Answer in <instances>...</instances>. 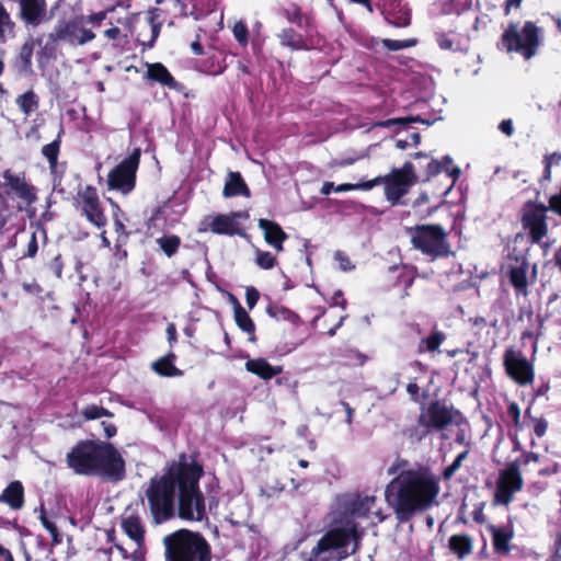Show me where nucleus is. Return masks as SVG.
<instances>
[{
    "label": "nucleus",
    "mask_w": 561,
    "mask_h": 561,
    "mask_svg": "<svg viewBox=\"0 0 561 561\" xmlns=\"http://www.w3.org/2000/svg\"><path fill=\"white\" fill-rule=\"evenodd\" d=\"M0 561H14L9 549L0 545Z\"/></svg>",
    "instance_id": "nucleus-60"
},
{
    "label": "nucleus",
    "mask_w": 561,
    "mask_h": 561,
    "mask_svg": "<svg viewBox=\"0 0 561 561\" xmlns=\"http://www.w3.org/2000/svg\"><path fill=\"white\" fill-rule=\"evenodd\" d=\"M161 251L169 257L174 255L180 248L181 239L175 234H163L156 240Z\"/></svg>",
    "instance_id": "nucleus-31"
},
{
    "label": "nucleus",
    "mask_w": 561,
    "mask_h": 561,
    "mask_svg": "<svg viewBox=\"0 0 561 561\" xmlns=\"http://www.w3.org/2000/svg\"><path fill=\"white\" fill-rule=\"evenodd\" d=\"M461 467V462L457 459L444 470V478L450 479L454 473Z\"/></svg>",
    "instance_id": "nucleus-54"
},
{
    "label": "nucleus",
    "mask_w": 561,
    "mask_h": 561,
    "mask_svg": "<svg viewBox=\"0 0 561 561\" xmlns=\"http://www.w3.org/2000/svg\"><path fill=\"white\" fill-rule=\"evenodd\" d=\"M500 130L506 136L511 137L514 133L512 119H504L499 125Z\"/></svg>",
    "instance_id": "nucleus-51"
},
{
    "label": "nucleus",
    "mask_w": 561,
    "mask_h": 561,
    "mask_svg": "<svg viewBox=\"0 0 561 561\" xmlns=\"http://www.w3.org/2000/svg\"><path fill=\"white\" fill-rule=\"evenodd\" d=\"M255 253V263L259 267L263 270H271L276 264V256L267 251H262L260 249L254 250Z\"/></svg>",
    "instance_id": "nucleus-35"
},
{
    "label": "nucleus",
    "mask_w": 561,
    "mask_h": 561,
    "mask_svg": "<svg viewBox=\"0 0 561 561\" xmlns=\"http://www.w3.org/2000/svg\"><path fill=\"white\" fill-rule=\"evenodd\" d=\"M225 197L250 196V191L239 172H229L222 191Z\"/></svg>",
    "instance_id": "nucleus-21"
},
{
    "label": "nucleus",
    "mask_w": 561,
    "mask_h": 561,
    "mask_svg": "<svg viewBox=\"0 0 561 561\" xmlns=\"http://www.w3.org/2000/svg\"><path fill=\"white\" fill-rule=\"evenodd\" d=\"M234 319L242 331L248 333H252L254 331V324L251 318L237 300H234Z\"/></svg>",
    "instance_id": "nucleus-33"
},
{
    "label": "nucleus",
    "mask_w": 561,
    "mask_h": 561,
    "mask_svg": "<svg viewBox=\"0 0 561 561\" xmlns=\"http://www.w3.org/2000/svg\"><path fill=\"white\" fill-rule=\"evenodd\" d=\"M547 422L543 420V419H536L535 420V425H534V431L536 433V435L538 437H541L546 434V431H547Z\"/></svg>",
    "instance_id": "nucleus-50"
},
{
    "label": "nucleus",
    "mask_w": 561,
    "mask_h": 561,
    "mask_svg": "<svg viewBox=\"0 0 561 561\" xmlns=\"http://www.w3.org/2000/svg\"><path fill=\"white\" fill-rule=\"evenodd\" d=\"M39 519L42 522V525L49 531V534L53 538V541L59 542L60 539H59L58 529H57L56 525L46 516L44 511H42Z\"/></svg>",
    "instance_id": "nucleus-46"
},
{
    "label": "nucleus",
    "mask_w": 561,
    "mask_h": 561,
    "mask_svg": "<svg viewBox=\"0 0 561 561\" xmlns=\"http://www.w3.org/2000/svg\"><path fill=\"white\" fill-rule=\"evenodd\" d=\"M68 466L78 474L100 476L112 481L125 476V461L111 444L84 440L67 455Z\"/></svg>",
    "instance_id": "nucleus-2"
},
{
    "label": "nucleus",
    "mask_w": 561,
    "mask_h": 561,
    "mask_svg": "<svg viewBox=\"0 0 561 561\" xmlns=\"http://www.w3.org/2000/svg\"><path fill=\"white\" fill-rule=\"evenodd\" d=\"M451 162H453V160H451V158L449 156L444 157L443 160L440 161L443 171H445L447 173V175L453 179V183L447 188L446 193H448L450 191V188L453 187L455 181L460 175V169L458 167H453Z\"/></svg>",
    "instance_id": "nucleus-39"
},
{
    "label": "nucleus",
    "mask_w": 561,
    "mask_h": 561,
    "mask_svg": "<svg viewBox=\"0 0 561 561\" xmlns=\"http://www.w3.org/2000/svg\"><path fill=\"white\" fill-rule=\"evenodd\" d=\"M407 391L414 400H416L419 394V386L415 382H410L407 386Z\"/></svg>",
    "instance_id": "nucleus-61"
},
{
    "label": "nucleus",
    "mask_w": 561,
    "mask_h": 561,
    "mask_svg": "<svg viewBox=\"0 0 561 561\" xmlns=\"http://www.w3.org/2000/svg\"><path fill=\"white\" fill-rule=\"evenodd\" d=\"M13 37V24L8 12L0 5V43Z\"/></svg>",
    "instance_id": "nucleus-34"
},
{
    "label": "nucleus",
    "mask_w": 561,
    "mask_h": 561,
    "mask_svg": "<svg viewBox=\"0 0 561 561\" xmlns=\"http://www.w3.org/2000/svg\"><path fill=\"white\" fill-rule=\"evenodd\" d=\"M105 19V12H99L94 15H90L87 18V21L90 23H99Z\"/></svg>",
    "instance_id": "nucleus-62"
},
{
    "label": "nucleus",
    "mask_w": 561,
    "mask_h": 561,
    "mask_svg": "<svg viewBox=\"0 0 561 561\" xmlns=\"http://www.w3.org/2000/svg\"><path fill=\"white\" fill-rule=\"evenodd\" d=\"M541 43V32L533 22L508 24L502 35V45L508 53H517L525 59L537 54Z\"/></svg>",
    "instance_id": "nucleus-7"
},
{
    "label": "nucleus",
    "mask_w": 561,
    "mask_h": 561,
    "mask_svg": "<svg viewBox=\"0 0 561 561\" xmlns=\"http://www.w3.org/2000/svg\"><path fill=\"white\" fill-rule=\"evenodd\" d=\"M357 547L355 529H334L327 533L312 549L308 561H341Z\"/></svg>",
    "instance_id": "nucleus-6"
},
{
    "label": "nucleus",
    "mask_w": 561,
    "mask_h": 561,
    "mask_svg": "<svg viewBox=\"0 0 561 561\" xmlns=\"http://www.w3.org/2000/svg\"><path fill=\"white\" fill-rule=\"evenodd\" d=\"M333 259L337 264V268L342 272H348L354 268V264L351 262L348 256L341 251H336Z\"/></svg>",
    "instance_id": "nucleus-44"
},
{
    "label": "nucleus",
    "mask_w": 561,
    "mask_h": 561,
    "mask_svg": "<svg viewBox=\"0 0 561 561\" xmlns=\"http://www.w3.org/2000/svg\"><path fill=\"white\" fill-rule=\"evenodd\" d=\"M334 188L335 185L332 182H325L321 187V193L323 195H329L332 191H334Z\"/></svg>",
    "instance_id": "nucleus-64"
},
{
    "label": "nucleus",
    "mask_w": 561,
    "mask_h": 561,
    "mask_svg": "<svg viewBox=\"0 0 561 561\" xmlns=\"http://www.w3.org/2000/svg\"><path fill=\"white\" fill-rule=\"evenodd\" d=\"M491 531L494 549L500 553H507L510 551L512 533L506 528L497 527H492Z\"/></svg>",
    "instance_id": "nucleus-28"
},
{
    "label": "nucleus",
    "mask_w": 561,
    "mask_h": 561,
    "mask_svg": "<svg viewBox=\"0 0 561 561\" xmlns=\"http://www.w3.org/2000/svg\"><path fill=\"white\" fill-rule=\"evenodd\" d=\"M504 365L507 375L519 385L534 380L533 365L519 352L507 350L504 354Z\"/></svg>",
    "instance_id": "nucleus-14"
},
{
    "label": "nucleus",
    "mask_w": 561,
    "mask_h": 561,
    "mask_svg": "<svg viewBox=\"0 0 561 561\" xmlns=\"http://www.w3.org/2000/svg\"><path fill=\"white\" fill-rule=\"evenodd\" d=\"M374 503L375 496H365L355 504L353 513L358 516L365 515L370 512Z\"/></svg>",
    "instance_id": "nucleus-42"
},
{
    "label": "nucleus",
    "mask_w": 561,
    "mask_h": 561,
    "mask_svg": "<svg viewBox=\"0 0 561 561\" xmlns=\"http://www.w3.org/2000/svg\"><path fill=\"white\" fill-rule=\"evenodd\" d=\"M523 483L518 462L514 461L500 472L495 492L496 502L507 505L512 501L513 495L523 488Z\"/></svg>",
    "instance_id": "nucleus-12"
},
{
    "label": "nucleus",
    "mask_w": 561,
    "mask_h": 561,
    "mask_svg": "<svg viewBox=\"0 0 561 561\" xmlns=\"http://www.w3.org/2000/svg\"><path fill=\"white\" fill-rule=\"evenodd\" d=\"M102 426H103L104 435L107 438H111L116 434V427L112 423L102 422Z\"/></svg>",
    "instance_id": "nucleus-56"
},
{
    "label": "nucleus",
    "mask_w": 561,
    "mask_h": 561,
    "mask_svg": "<svg viewBox=\"0 0 561 561\" xmlns=\"http://www.w3.org/2000/svg\"><path fill=\"white\" fill-rule=\"evenodd\" d=\"M382 44L390 50H400L409 47H413L416 45V39H404V41H394V39H383Z\"/></svg>",
    "instance_id": "nucleus-41"
},
{
    "label": "nucleus",
    "mask_w": 561,
    "mask_h": 561,
    "mask_svg": "<svg viewBox=\"0 0 561 561\" xmlns=\"http://www.w3.org/2000/svg\"><path fill=\"white\" fill-rule=\"evenodd\" d=\"M428 174L434 175L443 171L440 161H432L428 163Z\"/></svg>",
    "instance_id": "nucleus-57"
},
{
    "label": "nucleus",
    "mask_w": 561,
    "mask_h": 561,
    "mask_svg": "<svg viewBox=\"0 0 561 561\" xmlns=\"http://www.w3.org/2000/svg\"><path fill=\"white\" fill-rule=\"evenodd\" d=\"M527 272H528V263L522 261L516 266H513L510 270V280L516 291L522 295L527 294Z\"/></svg>",
    "instance_id": "nucleus-23"
},
{
    "label": "nucleus",
    "mask_w": 561,
    "mask_h": 561,
    "mask_svg": "<svg viewBox=\"0 0 561 561\" xmlns=\"http://www.w3.org/2000/svg\"><path fill=\"white\" fill-rule=\"evenodd\" d=\"M259 227L263 231L266 243L277 252L283 251V242L287 239V234L282 227L275 221L263 218L259 219Z\"/></svg>",
    "instance_id": "nucleus-17"
},
{
    "label": "nucleus",
    "mask_w": 561,
    "mask_h": 561,
    "mask_svg": "<svg viewBox=\"0 0 561 561\" xmlns=\"http://www.w3.org/2000/svg\"><path fill=\"white\" fill-rule=\"evenodd\" d=\"M49 37L54 42L64 39L68 41L70 44L83 45L92 41L95 35L91 30L84 27L82 20H76L67 24H59Z\"/></svg>",
    "instance_id": "nucleus-15"
},
{
    "label": "nucleus",
    "mask_w": 561,
    "mask_h": 561,
    "mask_svg": "<svg viewBox=\"0 0 561 561\" xmlns=\"http://www.w3.org/2000/svg\"><path fill=\"white\" fill-rule=\"evenodd\" d=\"M115 208H116V210L114 211V226H115V230L117 232H119V233L125 234L126 233L125 226H124V224L119 219L121 209L117 207V205H115Z\"/></svg>",
    "instance_id": "nucleus-53"
},
{
    "label": "nucleus",
    "mask_w": 561,
    "mask_h": 561,
    "mask_svg": "<svg viewBox=\"0 0 561 561\" xmlns=\"http://www.w3.org/2000/svg\"><path fill=\"white\" fill-rule=\"evenodd\" d=\"M550 209L543 205L528 203L523 209L522 222L529 232L534 242H540L547 236V211Z\"/></svg>",
    "instance_id": "nucleus-11"
},
{
    "label": "nucleus",
    "mask_w": 561,
    "mask_h": 561,
    "mask_svg": "<svg viewBox=\"0 0 561 561\" xmlns=\"http://www.w3.org/2000/svg\"><path fill=\"white\" fill-rule=\"evenodd\" d=\"M415 121H416L415 118H393V119L380 122L377 125L382 126V127H388V126H391L394 124H405L408 122H415Z\"/></svg>",
    "instance_id": "nucleus-55"
},
{
    "label": "nucleus",
    "mask_w": 561,
    "mask_h": 561,
    "mask_svg": "<svg viewBox=\"0 0 561 561\" xmlns=\"http://www.w3.org/2000/svg\"><path fill=\"white\" fill-rule=\"evenodd\" d=\"M0 502L7 503L13 510H20L24 503V489L21 482H11L0 495Z\"/></svg>",
    "instance_id": "nucleus-20"
},
{
    "label": "nucleus",
    "mask_w": 561,
    "mask_h": 561,
    "mask_svg": "<svg viewBox=\"0 0 561 561\" xmlns=\"http://www.w3.org/2000/svg\"><path fill=\"white\" fill-rule=\"evenodd\" d=\"M278 38L283 46L289 47L291 49L299 50L307 48L301 36L293 30H284L278 34Z\"/></svg>",
    "instance_id": "nucleus-32"
},
{
    "label": "nucleus",
    "mask_w": 561,
    "mask_h": 561,
    "mask_svg": "<svg viewBox=\"0 0 561 561\" xmlns=\"http://www.w3.org/2000/svg\"><path fill=\"white\" fill-rule=\"evenodd\" d=\"M111 559L110 561H129L124 556V550L121 547H115L114 549H111Z\"/></svg>",
    "instance_id": "nucleus-52"
},
{
    "label": "nucleus",
    "mask_w": 561,
    "mask_h": 561,
    "mask_svg": "<svg viewBox=\"0 0 561 561\" xmlns=\"http://www.w3.org/2000/svg\"><path fill=\"white\" fill-rule=\"evenodd\" d=\"M202 468L195 463H187L182 476V483L178 494V516L187 522H202L206 518V506L203 493L198 486Z\"/></svg>",
    "instance_id": "nucleus-4"
},
{
    "label": "nucleus",
    "mask_w": 561,
    "mask_h": 561,
    "mask_svg": "<svg viewBox=\"0 0 561 561\" xmlns=\"http://www.w3.org/2000/svg\"><path fill=\"white\" fill-rule=\"evenodd\" d=\"M240 216V213L215 216L208 222V229L218 234H237L240 230L237 218Z\"/></svg>",
    "instance_id": "nucleus-19"
},
{
    "label": "nucleus",
    "mask_w": 561,
    "mask_h": 561,
    "mask_svg": "<svg viewBox=\"0 0 561 561\" xmlns=\"http://www.w3.org/2000/svg\"><path fill=\"white\" fill-rule=\"evenodd\" d=\"M82 415L84 416V419L87 421H90V420L101 419L104 416L111 417L113 414L108 410H106L102 407L92 404L82 410Z\"/></svg>",
    "instance_id": "nucleus-37"
},
{
    "label": "nucleus",
    "mask_w": 561,
    "mask_h": 561,
    "mask_svg": "<svg viewBox=\"0 0 561 561\" xmlns=\"http://www.w3.org/2000/svg\"><path fill=\"white\" fill-rule=\"evenodd\" d=\"M15 102L25 116H30L38 108V98L33 91L19 95Z\"/></svg>",
    "instance_id": "nucleus-30"
},
{
    "label": "nucleus",
    "mask_w": 561,
    "mask_h": 561,
    "mask_svg": "<svg viewBox=\"0 0 561 561\" xmlns=\"http://www.w3.org/2000/svg\"><path fill=\"white\" fill-rule=\"evenodd\" d=\"M232 32L240 45L245 46L248 44V27L242 21L234 23Z\"/></svg>",
    "instance_id": "nucleus-43"
},
{
    "label": "nucleus",
    "mask_w": 561,
    "mask_h": 561,
    "mask_svg": "<svg viewBox=\"0 0 561 561\" xmlns=\"http://www.w3.org/2000/svg\"><path fill=\"white\" fill-rule=\"evenodd\" d=\"M145 77L170 88L175 87L173 77L160 62L147 64V72Z\"/></svg>",
    "instance_id": "nucleus-24"
},
{
    "label": "nucleus",
    "mask_w": 561,
    "mask_h": 561,
    "mask_svg": "<svg viewBox=\"0 0 561 561\" xmlns=\"http://www.w3.org/2000/svg\"><path fill=\"white\" fill-rule=\"evenodd\" d=\"M43 154L48 159L51 165H54L57 161L58 156V144L53 141L43 148Z\"/></svg>",
    "instance_id": "nucleus-47"
},
{
    "label": "nucleus",
    "mask_w": 561,
    "mask_h": 561,
    "mask_svg": "<svg viewBox=\"0 0 561 561\" xmlns=\"http://www.w3.org/2000/svg\"><path fill=\"white\" fill-rule=\"evenodd\" d=\"M245 369L263 379H271L282 373L280 367L270 365L264 358L248 360Z\"/></svg>",
    "instance_id": "nucleus-22"
},
{
    "label": "nucleus",
    "mask_w": 561,
    "mask_h": 561,
    "mask_svg": "<svg viewBox=\"0 0 561 561\" xmlns=\"http://www.w3.org/2000/svg\"><path fill=\"white\" fill-rule=\"evenodd\" d=\"M174 354L163 356L151 364V368L158 375L163 377H180L183 375L182 370L174 366Z\"/></svg>",
    "instance_id": "nucleus-25"
},
{
    "label": "nucleus",
    "mask_w": 561,
    "mask_h": 561,
    "mask_svg": "<svg viewBox=\"0 0 561 561\" xmlns=\"http://www.w3.org/2000/svg\"><path fill=\"white\" fill-rule=\"evenodd\" d=\"M80 198L81 208L88 220L99 228L104 227L106 225V217L100 207L96 191L94 188L87 187L80 194Z\"/></svg>",
    "instance_id": "nucleus-16"
},
{
    "label": "nucleus",
    "mask_w": 561,
    "mask_h": 561,
    "mask_svg": "<svg viewBox=\"0 0 561 561\" xmlns=\"http://www.w3.org/2000/svg\"><path fill=\"white\" fill-rule=\"evenodd\" d=\"M449 548L460 559L467 557L472 551V540L467 535H454L449 538Z\"/></svg>",
    "instance_id": "nucleus-27"
},
{
    "label": "nucleus",
    "mask_w": 561,
    "mask_h": 561,
    "mask_svg": "<svg viewBox=\"0 0 561 561\" xmlns=\"http://www.w3.org/2000/svg\"><path fill=\"white\" fill-rule=\"evenodd\" d=\"M3 179L10 190L22 198L26 204H32L36 199L35 191L30 186L23 176L15 175L10 171L3 173Z\"/></svg>",
    "instance_id": "nucleus-18"
},
{
    "label": "nucleus",
    "mask_w": 561,
    "mask_h": 561,
    "mask_svg": "<svg viewBox=\"0 0 561 561\" xmlns=\"http://www.w3.org/2000/svg\"><path fill=\"white\" fill-rule=\"evenodd\" d=\"M414 248L431 256H440L449 252L446 232L438 225H422L410 230Z\"/></svg>",
    "instance_id": "nucleus-9"
},
{
    "label": "nucleus",
    "mask_w": 561,
    "mask_h": 561,
    "mask_svg": "<svg viewBox=\"0 0 561 561\" xmlns=\"http://www.w3.org/2000/svg\"><path fill=\"white\" fill-rule=\"evenodd\" d=\"M122 528L125 534L137 545L144 540V528L140 519L136 516H127L122 519Z\"/></svg>",
    "instance_id": "nucleus-26"
},
{
    "label": "nucleus",
    "mask_w": 561,
    "mask_h": 561,
    "mask_svg": "<svg viewBox=\"0 0 561 561\" xmlns=\"http://www.w3.org/2000/svg\"><path fill=\"white\" fill-rule=\"evenodd\" d=\"M371 181H377L376 186L382 184L386 199L396 205L415 184L416 175L413 164L405 162L402 168L392 169L388 174Z\"/></svg>",
    "instance_id": "nucleus-8"
},
{
    "label": "nucleus",
    "mask_w": 561,
    "mask_h": 561,
    "mask_svg": "<svg viewBox=\"0 0 561 561\" xmlns=\"http://www.w3.org/2000/svg\"><path fill=\"white\" fill-rule=\"evenodd\" d=\"M454 421V412L439 402H434L421 410L419 425L427 432L442 430Z\"/></svg>",
    "instance_id": "nucleus-13"
},
{
    "label": "nucleus",
    "mask_w": 561,
    "mask_h": 561,
    "mask_svg": "<svg viewBox=\"0 0 561 561\" xmlns=\"http://www.w3.org/2000/svg\"><path fill=\"white\" fill-rule=\"evenodd\" d=\"M444 339H445L444 334L436 332V333L430 335L428 337H426L425 340H423L422 343L425 344L427 351L433 352V351L438 350V347L443 343Z\"/></svg>",
    "instance_id": "nucleus-45"
},
{
    "label": "nucleus",
    "mask_w": 561,
    "mask_h": 561,
    "mask_svg": "<svg viewBox=\"0 0 561 561\" xmlns=\"http://www.w3.org/2000/svg\"><path fill=\"white\" fill-rule=\"evenodd\" d=\"M167 334H168V340L170 342H173L175 341V335H176V329H175V325L173 323H170L167 328Z\"/></svg>",
    "instance_id": "nucleus-63"
},
{
    "label": "nucleus",
    "mask_w": 561,
    "mask_h": 561,
    "mask_svg": "<svg viewBox=\"0 0 561 561\" xmlns=\"http://www.w3.org/2000/svg\"><path fill=\"white\" fill-rule=\"evenodd\" d=\"M545 178H551V168L561 163V152L556 151L545 156Z\"/></svg>",
    "instance_id": "nucleus-40"
},
{
    "label": "nucleus",
    "mask_w": 561,
    "mask_h": 561,
    "mask_svg": "<svg viewBox=\"0 0 561 561\" xmlns=\"http://www.w3.org/2000/svg\"><path fill=\"white\" fill-rule=\"evenodd\" d=\"M332 304L334 306H340L342 309L345 308L346 301L342 296L341 291H336L332 297Z\"/></svg>",
    "instance_id": "nucleus-58"
},
{
    "label": "nucleus",
    "mask_w": 561,
    "mask_h": 561,
    "mask_svg": "<svg viewBox=\"0 0 561 561\" xmlns=\"http://www.w3.org/2000/svg\"><path fill=\"white\" fill-rule=\"evenodd\" d=\"M438 46L444 50H456L459 48V42L453 32L450 33H438L436 35Z\"/></svg>",
    "instance_id": "nucleus-36"
},
{
    "label": "nucleus",
    "mask_w": 561,
    "mask_h": 561,
    "mask_svg": "<svg viewBox=\"0 0 561 561\" xmlns=\"http://www.w3.org/2000/svg\"><path fill=\"white\" fill-rule=\"evenodd\" d=\"M259 291L254 287H248L245 291V301L249 308H253L259 300Z\"/></svg>",
    "instance_id": "nucleus-48"
},
{
    "label": "nucleus",
    "mask_w": 561,
    "mask_h": 561,
    "mask_svg": "<svg viewBox=\"0 0 561 561\" xmlns=\"http://www.w3.org/2000/svg\"><path fill=\"white\" fill-rule=\"evenodd\" d=\"M440 492L438 478L426 468L408 469L400 472L386 489V500L398 519L408 520L417 512L436 504Z\"/></svg>",
    "instance_id": "nucleus-1"
},
{
    "label": "nucleus",
    "mask_w": 561,
    "mask_h": 561,
    "mask_svg": "<svg viewBox=\"0 0 561 561\" xmlns=\"http://www.w3.org/2000/svg\"><path fill=\"white\" fill-rule=\"evenodd\" d=\"M394 25L402 27L408 26L410 24V15L409 13H403V15L399 16L397 20L393 21Z\"/></svg>",
    "instance_id": "nucleus-59"
},
{
    "label": "nucleus",
    "mask_w": 561,
    "mask_h": 561,
    "mask_svg": "<svg viewBox=\"0 0 561 561\" xmlns=\"http://www.w3.org/2000/svg\"><path fill=\"white\" fill-rule=\"evenodd\" d=\"M167 561H210L206 540L197 533L180 529L163 538Z\"/></svg>",
    "instance_id": "nucleus-5"
},
{
    "label": "nucleus",
    "mask_w": 561,
    "mask_h": 561,
    "mask_svg": "<svg viewBox=\"0 0 561 561\" xmlns=\"http://www.w3.org/2000/svg\"><path fill=\"white\" fill-rule=\"evenodd\" d=\"M140 149L136 148L107 175L110 190L119 191L122 194H129L135 187L136 171L139 165Z\"/></svg>",
    "instance_id": "nucleus-10"
},
{
    "label": "nucleus",
    "mask_w": 561,
    "mask_h": 561,
    "mask_svg": "<svg viewBox=\"0 0 561 561\" xmlns=\"http://www.w3.org/2000/svg\"><path fill=\"white\" fill-rule=\"evenodd\" d=\"M376 183H377V181H366V182L356 183V184L344 183V184L336 185L334 188V192L342 193V192L353 191V190L369 191L376 186Z\"/></svg>",
    "instance_id": "nucleus-38"
},
{
    "label": "nucleus",
    "mask_w": 561,
    "mask_h": 561,
    "mask_svg": "<svg viewBox=\"0 0 561 561\" xmlns=\"http://www.w3.org/2000/svg\"><path fill=\"white\" fill-rule=\"evenodd\" d=\"M186 466L183 462L173 463L164 474L150 480L146 497L154 524H162L175 516V499Z\"/></svg>",
    "instance_id": "nucleus-3"
},
{
    "label": "nucleus",
    "mask_w": 561,
    "mask_h": 561,
    "mask_svg": "<svg viewBox=\"0 0 561 561\" xmlns=\"http://www.w3.org/2000/svg\"><path fill=\"white\" fill-rule=\"evenodd\" d=\"M22 13L30 23H36L43 12V0H21Z\"/></svg>",
    "instance_id": "nucleus-29"
},
{
    "label": "nucleus",
    "mask_w": 561,
    "mask_h": 561,
    "mask_svg": "<svg viewBox=\"0 0 561 561\" xmlns=\"http://www.w3.org/2000/svg\"><path fill=\"white\" fill-rule=\"evenodd\" d=\"M507 414L514 421L515 426H518L519 425V420H520V410H519L517 403L512 402L508 405Z\"/></svg>",
    "instance_id": "nucleus-49"
}]
</instances>
